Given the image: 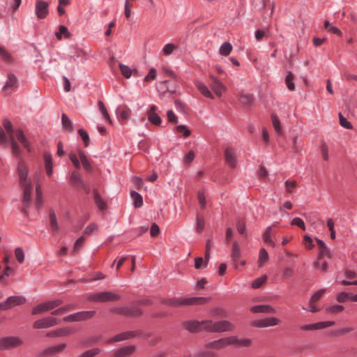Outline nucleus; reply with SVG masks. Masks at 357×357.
<instances>
[{
    "instance_id": "6ab92c4d",
    "label": "nucleus",
    "mask_w": 357,
    "mask_h": 357,
    "mask_svg": "<svg viewBox=\"0 0 357 357\" xmlns=\"http://www.w3.org/2000/svg\"><path fill=\"white\" fill-rule=\"evenodd\" d=\"M14 138L21 143L24 148H25L28 151H31L30 144L28 139L24 135L23 132L20 129H17L15 130L14 132Z\"/></svg>"
},
{
    "instance_id": "09e8293b",
    "label": "nucleus",
    "mask_w": 357,
    "mask_h": 357,
    "mask_svg": "<svg viewBox=\"0 0 357 357\" xmlns=\"http://www.w3.org/2000/svg\"><path fill=\"white\" fill-rule=\"evenodd\" d=\"M298 183L296 181H287L284 183L285 190L287 193L291 194L293 190L297 186Z\"/></svg>"
},
{
    "instance_id": "79ce46f5",
    "label": "nucleus",
    "mask_w": 357,
    "mask_h": 357,
    "mask_svg": "<svg viewBox=\"0 0 357 357\" xmlns=\"http://www.w3.org/2000/svg\"><path fill=\"white\" fill-rule=\"evenodd\" d=\"M70 182L75 185H82L83 181L77 172H73L70 178Z\"/></svg>"
},
{
    "instance_id": "393cba45",
    "label": "nucleus",
    "mask_w": 357,
    "mask_h": 357,
    "mask_svg": "<svg viewBox=\"0 0 357 357\" xmlns=\"http://www.w3.org/2000/svg\"><path fill=\"white\" fill-rule=\"evenodd\" d=\"M231 337L233 340L231 341V345L238 347H250L252 344V341L250 338L238 339L237 336L234 335L231 336Z\"/></svg>"
},
{
    "instance_id": "c756f323",
    "label": "nucleus",
    "mask_w": 357,
    "mask_h": 357,
    "mask_svg": "<svg viewBox=\"0 0 357 357\" xmlns=\"http://www.w3.org/2000/svg\"><path fill=\"white\" fill-rule=\"evenodd\" d=\"M316 241L317 243V245H318L319 251H320L319 257H321L323 256H326V257L331 258V252H330L329 249L326 247V245H325L324 241L320 239H318V238L316 239Z\"/></svg>"
},
{
    "instance_id": "1a4fd4ad",
    "label": "nucleus",
    "mask_w": 357,
    "mask_h": 357,
    "mask_svg": "<svg viewBox=\"0 0 357 357\" xmlns=\"http://www.w3.org/2000/svg\"><path fill=\"white\" fill-rule=\"evenodd\" d=\"M94 314L95 311H83L68 315L63 320L68 322L84 321L91 318Z\"/></svg>"
},
{
    "instance_id": "37998d69",
    "label": "nucleus",
    "mask_w": 357,
    "mask_h": 357,
    "mask_svg": "<svg viewBox=\"0 0 357 357\" xmlns=\"http://www.w3.org/2000/svg\"><path fill=\"white\" fill-rule=\"evenodd\" d=\"M205 225V221L204 218L199 215V213L197 214V218H196V231L198 233L202 232L204 230Z\"/></svg>"
},
{
    "instance_id": "4468645a",
    "label": "nucleus",
    "mask_w": 357,
    "mask_h": 357,
    "mask_svg": "<svg viewBox=\"0 0 357 357\" xmlns=\"http://www.w3.org/2000/svg\"><path fill=\"white\" fill-rule=\"evenodd\" d=\"M344 277L347 280L340 281V284L344 286L356 285L357 286V273L353 270L345 268L344 270Z\"/></svg>"
},
{
    "instance_id": "69168bd1",
    "label": "nucleus",
    "mask_w": 357,
    "mask_h": 357,
    "mask_svg": "<svg viewBox=\"0 0 357 357\" xmlns=\"http://www.w3.org/2000/svg\"><path fill=\"white\" fill-rule=\"evenodd\" d=\"M303 244L305 247L308 250H311L314 247L312 239L307 235L304 236Z\"/></svg>"
},
{
    "instance_id": "a19ab883",
    "label": "nucleus",
    "mask_w": 357,
    "mask_h": 357,
    "mask_svg": "<svg viewBox=\"0 0 357 357\" xmlns=\"http://www.w3.org/2000/svg\"><path fill=\"white\" fill-rule=\"evenodd\" d=\"M71 56H76L78 59H81L82 61L86 59L87 53L79 47H75L74 52H73V55Z\"/></svg>"
},
{
    "instance_id": "6e6552de",
    "label": "nucleus",
    "mask_w": 357,
    "mask_h": 357,
    "mask_svg": "<svg viewBox=\"0 0 357 357\" xmlns=\"http://www.w3.org/2000/svg\"><path fill=\"white\" fill-rule=\"evenodd\" d=\"M50 4L44 0H36L35 14L38 19H45L49 15Z\"/></svg>"
},
{
    "instance_id": "423d86ee",
    "label": "nucleus",
    "mask_w": 357,
    "mask_h": 357,
    "mask_svg": "<svg viewBox=\"0 0 357 357\" xmlns=\"http://www.w3.org/2000/svg\"><path fill=\"white\" fill-rule=\"evenodd\" d=\"M26 298L22 296H11L0 303V311H6L15 306L23 305L26 303Z\"/></svg>"
},
{
    "instance_id": "774afa93",
    "label": "nucleus",
    "mask_w": 357,
    "mask_h": 357,
    "mask_svg": "<svg viewBox=\"0 0 357 357\" xmlns=\"http://www.w3.org/2000/svg\"><path fill=\"white\" fill-rule=\"evenodd\" d=\"M0 56L2 59H3L6 62H9L11 61V56L9 53L2 47L0 46Z\"/></svg>"
},
{
    "instance_id": "f257e3e1",
    "label": "nucleus",
    "mask_w": 357,
    "mask_h": 357,
    "mask_svg": "<svg viewBox=\"0 0 357 357\" xmlns=\"http://www.w3.org/2000/svg\"><path fill=\"white\" fill-rule=\"evenodd\" d=\"M17 170L20 185L23 189L24 194L22 199L23 208L22 211L26 215V208L29 206L31 202L32 185L31 178H28V165L22 159L19 160Z\"/></svg>"
},
{
    "instance_id": "dca6fc26",
    "label": "nucleus",
    "mask_w": 357,
    "mask_h": 357,
    "mask_svg": "<svg viewBox=\"0 0 357 357\" xmlns=\"http://www.w3.org/2000/svg\"><path fill=\"white\" fill-rule=\"evenodd\" d=\"M231 336L227 337L221 338L220 340L211 342L207 344V347L209 349H221L227 347L229 345H231Z\"/></svg>"
},
{
    "instance_id": "9d476101",
    "label": "nucleus",
    "mask_w": 357,
    "mask_h": 357,
    "mask_svg": "<svg viewBox=\"0 0 357 357\" xmlns=\"http://www.w3.org/2000/svg\"><path fill=\"white\" fill-rule=\"evenodd\" d=\"M116 114L120 123L125 124L131 115V109L125 104L120 105L116 109Z\"/></svg>"
},
{
    "instance_id": "4c0bfd02",
    "label": "nucleus",
    "mask_w": 357,
    "mask_h": 357,
    "mask_svg": "<svg viewBox=\"0 0 357 357\" xmlns=\"http://www.w3.org/2000/svg\"><path fill=\"white\" fill-rule=\"evenodd\" d=\"M271 229H272V226H269L266 228V229L263 235V240L266 244L271 245L272 247H274L275 243L272 241L271 236Z\"/></svg>"
},
{
    "instance_id": "c85d7f7f",
    "label": "nucleus",
    "mask_w": 357,
    "mask_h": 357,
    "mask_svg": "<svg viewBox=\"0 0 357 357\" xmlns=\"http://www.w3.org/2000/svg\"><path fill=\"white\" fill-rule=\"evenodd\" d=\"M44 160L46 173L49 176H51L53 173V165L52 156L49 153H45L44 154Z\"/></svg>"
},
{
    "instance_id": "5fc2aeb1",
    "label": "nucleus",
    "mask_w": 357,
    "mask_h": 357,
    "mask_svg": "<svg viewBox=\"0 0 357 357\" xmlns=\"http://www.w3.org/2000/svg\"><path fill=\"white\" fill-rule=\"evenodd\" d=\"M335 325V322L333 321H321L315 324L316 331L326 328H328Z\"/></svg>"
},
{
    "instance_id": "ddd939ff",
    "label": "nucleus",
    "mask_w": 357,
    "mask_h": 357,
    "mask_svg": "<svg viewBox=\"0 0 357 357\" xmlns=\"http://www.w3.org/2000/svg\"><path fill=\"white\" fill-rule=\"evenodd\" d=\"M59 323V320L52 317L39 319L33 323L35 328H46L54 326Z\"/></svg>"
},
{
    "instance_id": "f03ea898",
    "label": "nucleus",
    "mask_w": 357,
    "mask_h": 357,
    "mask_svg": "<svg viewBox=\"0 0 357 357\" xmlns=\"http://www.w3.org/2000/svg\"><path fill=\"white\" fill-rule=\"evenodd\" d=\"M208 302V298L204 297H191L185 298H173L170 299L167 304L174 307L180 305H203Z\"/></svg>"
},
{
    "instance_id": "bf43d9fd",
    "label": "nucleus",
    "mask_w": 357,
    "mask_h": 357,
    "mask_svg": "<svg viewBox=\"0 0 357 357\" xmlns=\"http://www.w3.org/2000/svg\"><path fill=\"white\" fill-rule=\"evenodd\" d=\"M59 32L56 33V36L59 40L61 39V35L63 34L66 38L70 37V33L68 31V29L65 26H59Z\"/></svg>"
},
{
    "instance_id": "6e6d98bb",
    "label": "nucleus",
    "mask_w": 357,
    "mask_h": 357,
    "mask_svg": "<svg viewBox=\"0 0 357 357\" xmlns=\"http://www.w3.org/2000/svg\"><path fill=\"white\" fill-rule=\"evenodd\" d=\"M15 255L17 261L20 264L24 261V253L21 248H17L15 250Z\"/></svg>"
},
{
    "instance_id": "864d4df0",
    "label": "nucleus",
    "mask_w": 357,
    "mask_h": 357,
    "mask_svg": "<svg viewBox=\"0 0 357 357\" xmlns=\"http://www.w3.org/2000/svg\"><path fill=\"white\" fill-rule=\"evenodd\" d=\"M326 289H321L316 291L310 298V301L311 303H317L320 298L322 297L324 294L325 293Z\"/></svg>"
},
{
    "instance_id": "3c124183",
    "label": "nucleus",
    "mask_w": 357,
    "mask_h": 357,
    "mask_svg": "<svg viewBox=\"0 0 357 357\" xmlns=\"http://www.w3.org/2000/svg\"><path fill=\"white\" fill-rule=\"evenodd\" d=\"M112 312L115 314L130 317V307H115L112 310Z\"/></svg>"
},
{
    "instance_id": "0e129e2a",
    "label": "nucleus",
    "mask_w": 357,
    "mask_h": 357,
    "mask_svg": "<svg viewBox=\"0 0 357 357\" xmlns=\"http://www.w3.org/2000/svg\"><path fill=\"white\" fill-rule=\"evenodd\" d=\"M336 299L340 303H344L348 299H350V294L346 292H341L337 295Z\"/></svg>"
},
{
    "instance_id": "7c9ffc66",
    "label": "nucleus",
    "mask_w": 357,
    "mask_h": 357,
    "mask_svg": "<svg viewBox=\"0 0 357 357\" xmlns=\"http://www.w3.org/2000/svg\"><path fill=\"white\" fill-rule=\"evenodd\" d=\"M269 255L264 248H261L259 253L258 266L259 268L264 266V265L268 261Z\"/></svg>"
},
{
    "instance_id": "a878e982",
    "label": "nucleus",
    "mask_w": 357,
    "mask_h": 357,
    "mask_svg": "<svg viewBox=\"0 0 357 357\" xmlns=\"http://www.w3.org/2000/svg\"><path fill=\"white\" fill-rule=\"evenodd\" d=\"M185 328L191 333H197L202 331V321H190L185 323Z\"/></svg>"
},
{
    "instance_id": "a211bd4d",
    "label": "nucleus",
    "mask_w": 357,
    "mask_h": 357,
    "mask_svg": "<svg viewBox=\"0 0 357 357\" xmlns=\"http://www.w3.org/2000/svg\"><path fill=\"white\" fill-rule=\"evenodd\" d=\"M135 334L134 332L132 331H128L121 333L120 334H118L115 335L114 337L109 338L107 340L106 343L111 344L114 342H121L126 340H129L133 337H135Z\"/></svg>"
},
{
    "instance_id": "680f3d73",
    "label": "nucleus",
    "mask_w": 357,
    "mask_h": 357,
    "mask_svg": "<svg viewBox=\"0 0 357 357\" xmlns=\"http://www.w3.org/2000/svg\"><path fill=\"white\" fill-rule=\"evenodd\" d=\"M339 119H340V124L347 129H351L352 125L350 122H349L342 114V113H339Z\"/></svg>"
},
{
    "instance_id": "2eb2a0df",
    "label": "nucleus",
    "mask_w": 357,
    "mask_h": 357,
    "mask_svg": "<svg viewBox=\"0 0 357 357\" xmlns=\"http://www.w3.org/2000/svg\"><path fill=\"white\" fill-rule=\"evenodd\" d=\"M235 329V326L227 320H221L215 322L214 333L231 332Z\"/></svg>"
},
{
    "instance_id": "052dcab7",
    "label": "nucleus",
    "mask_w": 357,
    "mask_h": 357,
    "mask_svg": "<svg viewBox=\"0 0 357 357\" xmlns=\"http://www.w3.org/2000/svg\"><path fill=\"white\" fill-rule=\"evenodd\" d=\"M176 130L177 132L183 133V136L185 137L190 136L191 134L190 130L183 125H179L176 126Z\"/></svg>"
},
{
    "instance_id": "aec40b11",
    "label": "nucleus",
    "mask_w": 357,
    "mask_h": 357,
    "mask_svg": "<svg viewBox=\"0 0 357 357\" xmlns=\"http://www.w3.org/2000/svg\"><path fill=\"white\" fill-rule=\"evenodd\" d=\"M225 158L227 165L235 168L236 166V158L234 150L231 148H227L225 151Z\"/></svg>"
},
{
    "instance_id": "338daca9",
    "label": "nucleus",
    "mask_w": 357,
    "mask_h": 357,
    "mask_svg": "<svg viewBox=\"0 0 357 357\" xmlns=\"http://www.w3.org/2000/svg\"><path fill=\"white\" fill-rule=\"evenodd\" d=\"M207 265V261H204L202 257H197L195 259V268L196 269H199L202 267H206Z\"/></svg>"
},
{
    "instance_id": "20e7f679",
    "label": "nucleus",
    "mask_w": 357,
    "mask_h": 357,
    "mask_svg": "<svg viewBox=\"0 0 357 357\" xmlns=\"http://www.w3.org/2000/svg\"><path fill=\"white\" fill-rule=\"evenodd\" d=\"M3 126L7 132V135H8L13 154L16 157H20L22 153V150L16 139L14 138L15 130L13 129V125L11 122L8 120H4Z\"/></svg>"
},
{
    "instance_id": "f3484780",
    "label": "nucleus",
    "mask_w": 357,
    "mask_h": 357,
    "mask_svg": "<svg viewBox=\"0 0 357 357\" xmlns=\"http://www.w3.org/2000/svg\"><path fill=\"white\" fill-rule=\"evenodd\" d=\"M157 107L151 105L147 111L148 120L150 123L155 126H160L162 120L160 116L157 114Z\"/></svg>"
},
{
    "instance_id": "4d7b16f0",
    "label": "nucleus",
    "mask_w": 357,
    "mask_h": 357,
    "mask_svg": "<svg viewBox=\"0 0 357 357\" xmlns=\"http://www.w3.org/2000/svg\"><path fill=\"white\" fill-rule=\"evenodd\" d=\"M100 349L96 348L84 352L79 356V357H94L95 356L100 354Z\"/></svg>"
},
{
    "instance_id": "473e14b6",
    "label": "nucleus",
    "mask_w": 357,
    "mask_h": 357,
    "mask_svg": "<svg viewBox=\"0 0 357 357\" xmlns=\"http://www.w3.org/2000/svg\"><path fill=\"white\" fill-rule=\"evenodd\" d=\"M98 107L100 112L102 114L103 118L109 123L112 124V121L109 116L107 108L105 107L103 102L99 100L98 102Z\"/></svg>"
},
{
    "instance_id": "c03bdc74",
    "label": "nucleus",
    "mask_w": 357,
    "mask_h": 357,
    "mask_svg": "<svg viewBox=\"0 0 357 357\" xmlns=\"http://www.w3.org/2000/svg\"><path fill=\"white\" fill-rule=\"evenodd\" d=\"M73 333V330L69 328H60L52 333H50V336H66Z\"/></svg>"
},
{
    "instance_id": "13d9d810",
    "label": "nucleus",
    "mask_w": 357,
    "mask_h": 357,
    "mask_svg": "<svg viewBox=\"0 0 357 357\" xmlns=\"http://www.w3.org/2000/svg\"><path fill=\"white\" fill-rule=\"evenodd\" d=\"M321 152L323 159L328 161L329 160L328 147L325 142H323L321 145Z\"/></svg>"
},
{
    "instance_id": "5701e85b",
    "label": "nucleus",
    "mask_w": 357,
    "mask_h": 357,
    "mask_svg": "<svg viewBox=\"0 0 357 357\" xmlns=\"http://www.w3.org/2000/svg\"><path fill=\"white\" fill-rule=\"evenodd\" d=\"M250 311L253 313H275L276 310L269 305H259L253 306L250 308Z\"/></svg>"
},
{
    "instance_id": "0eeeda50",
    "label": "nucleus",
    "mask_w": 357,
    "mask_h": 357,
    "mask_svg": "<svg viewBox=\"0 0 357 357\" xmlns=\"http://www.w3.org/2000/svg\"><path fill=\"white\" fill-rule=\"evenodd\" d=\"M61 303L62 301L59 299L40 303L33 308L32 314H38L53 310L56 307L59 306Z\"/></svg>"
},
{
    "instance_id": "8fccbe9b",
    "label": "nucleus",
    "mask_w": 357,
    "mask_h": 357,
    "mask_svg": "<svg viewBox=\"0 0 357 357\" xmlns=\"http://www.w3.org/2000/svg\"><path fill=\"white\" fill-rule=\"evenodd\" d=\"M294 78V75L289 72L285 79L287 86L291 91H294L295 89V85L293 82Z\"/></svg>"
},
{
    "instance_id": "e433bc0d",
    "label": "nucleus",
    "mask_w": 357,
    "mask_h": 357,
    "mask_svg": "<svg viewBox=\"0 0 357 357\" xmlns=\"http://www.w3.org/2000/svg\"><path fill=\"white\" fill-rule=\"evenodd\" d=\"M271 121H272L273 126L275 132L278 135H282V128L280 126V121L278 117L277 116V115L273 114L271 115Z\"/></svg>"
},
{
    "instance_id": "7ed1b4c3",
    "label": "nucleus",
    "mask_w": 357,
    "mask_h": 357,
    "mask_svg": "<svg viewBox=\"0 0 357 357\" xmlns=\"http://www.w3.org/2000/svg\"><path fill=\"white\" fill-rule=\"evenodd\" d=\"M120 299V295L109 291L93 294L88 296V300L92 302H109L119 301Z\"/></svg>"
},
{
    "instance_id": "412c9836",
    "label": "nucleus",
    "mask_w": 357,
    "mask_h": 357,
    "mask_svg": "<svg viewBox=\"0 0 357 357\" xmlns=\"http://www.w3.org/2000/svg\"><path fill=\"white\" fill-rule=\"evenodd\" d=\"M17 86V77L13 74H8V80L6 82L3 90L8 93H10Z\"/></svg>"
},
{
    "instance_id": "39448f33",
    "label": "nucleus",
    "mask_w": 357,
    "mask_h": 357,
    "mask_svg": "<svg viewBox=\"0 0 357 357\" xmlns=\"http://www.w3.org/2000/svg\"><path fill=\"white\" fill-rule=\"evenodd\" d=\"M23 344V340L17 336H6L0 338V350H10Z\"/></svg>"
},
{
    "instance_id": "ea45409f",
    "label": "nucleus",
    "mask_w": 357,
    "mask_h": 357,
    "mask_svg": "<svg viewBox=\"0 0 357 357\" xmlns=\"http://www.w3.org/2000/svg\"><path fill=\"white\" fill-rule=\"evenodd\" d=\"M94 201L98 208L103 211L106 208L105 202L100 197L96 190L94 191Z\"/></svg>"
},
{
    "instance_id": "de8ad7c7",
    "label": "nucleus",
    "mask_w": 357,
    "mask_h": 357,
    "mask_svg": "<svg viewBox=\"0 0 357 357\" xmlns=\"http://www.w3.org/2000/svg\"><path fill=\"white\" fill-rule=\"evenodd\" d=\"M176 49V46L173 43L166 44L162 48V53L165 56H169L172 54Z\"/></svg>"
},
{
    "instance_id": "2f4dec72",
    "label": "nucleus",
    "mask_w": 357,
    "mask_h": 357,
    "mask_svg": "<svg viewBox=\"0 0 357 357\" xmlns=\"http://www.w3.org/2000/svg\"><path fill=\"white\" fill-rule=\"evenodd\" d=\"M195 84L197 88L199 89V91L203 96L211 99L214 98L213 95L206 85L199 82H197Z\"/></svg>"
},
{
    "instance_id": "bb28decb",
    "label": "nucleus",
    "mask_w": 357,
    "mask_h": 357,
    "mask_svg": "<svg viewBox=\"0 0 357 357\" xmlns=\"http://www.w3.org/2000/svg\"><path fill=\"white\" fill-rule=\"evenodd\" d=\"M239 102L245 107H250L254 102L253 96L249 93H241L238 96Z\"/></svg>"
},
{
    "instance_id": "603ef678",
    "label": "nucleus",
    "mask_w": 357,
    "mask_h": 357,
    "mask_svg": "<svg viewBox=\"0 0 357 357\" xmlns=\"http://www.w3.org/2000/svg\"><path fill=\"white\" fill-rule=\"evenodd\" d=\"M119 68L121 70V74L126 77V78H130L132 75V70L127 66L120 63L119 64Z\"/></svg>"
},
{
    "instance_id": "58836bf2",
    "label": "nucleus",
    "mask_w": 357,
    "mask_h": 357,
    "mask_svg": "<svg viewBox=\"0 0 357 357\" xmlns=\"http://www.w3.org/2000/svg\"><path fill=\"white\" fill-rule=\"evenodd\" d=\"M232 50V45L229 42L224 43L220 47V54L223 56H228Z\"/></svg>"
},
{
    "instance_id": "f704fd0d",
    "label": "nucleus",
    "mask_w": 357,
    "mask_h": 357,
    "mask_svg": "<svg viewBox=\"0 0 357 357\" xmlns=\"http://www.w3.org/2000/svg\"><path fill=\"white\" fill-rule=\"evenodd\" d=\"M202 331L205 330L208 332L214 333V329L215 328V322H213L212 320H204L202 321Z\"/></svg>"
},
{
    "instance_id": "cd10ccee",
    "label": "nucleus",
    "mask_w": 357,
    "mask_h": 357,
    "mask_svg": "<svg viewBox=\"0 0 357 357\" xmlns=\"http://www.w3.org/2000/svg\"><path fill=\"white\" fill-rule=\"evenodd\" d=\"M50 225L52 232L55 233L59 230V225L56 220L55 212L53 209L49 211Z\"/></svg>"
},
{
    "instance_id": "c9c22d12",
    "label": "nucleus",
    "mask_w": 357,
    "mask_h": 357,
    "mask_svg": "<svg viewBox=\"0 0 357 357\" xmlns=\"http://www.w3.org/2000/svg\"><path fill=\"white\" fill-rule=\"evenodd\" d=\"M61 122L63 127L68 131L73 130V123L66 114H63L61 116Z\"/></svg>"
},
{
    "instance_id": "a18cd8bd",
    "label": "nucleus",
    "mask_w": 357,
    "mask_h": 357,
    "mask_svg": "<svg viewBox=\"0 0 357 357\" xmlns=\"http://www.w3.org/2000/svg\"><path fill=\"white\" fill-rule=\"evenodd\" d=\"M267 276L264 275L256 280H255L252 283V287L253 289H259L260 288L266 281Z\"/></svg>"
},
{
    "instance_id": "49530a36",
    "label": "nucleus",
    "mask_w": 357,
    "mask_h": 357,
    "mask_svg": "<svg viewBox=\"0 0 357 357\" xmlns=\"http://www.w3.org/2000/svg\"><path fill=\"white\" fill-rule=\"evenodd\" d=\"M344 310L343 305H333L326 307V311L331 314H337L342 312Z\"/></svg>"
},
{
    "instance_id": "f8f14e48",
    "label": "nucleus",
    "mask_w": 357,
    "mask_h": 357,
    "mask_svg": "<svg viewBox=\"0 0 357 357\" xmlns=\"http://www.w3.org/2000/svg\"><path fill=\"white\" fill-rule=\"evenodd\" d=\"M211 82L210 87L217 96L221 97L222 93L226 91L227 87L215 76L211 75Z\"/></svg>"
},
{
    "instance_id": "9b49d317",
    "label": "nucleus",
    "mask_w": 357,
    "mask_h": 357,
    "mask_svg": "<svg viewBox=\"0 0 357 357\" xmlns=\"http://www.w3.org/2000/svg\"><path fill=\"white\" fill-rule=\"evenodd\" d=\"M280 323L279 319L276 317H267L262 319L255 320L252 322V326L258 328H266L278 326Z\"/></svg>"
},
{
    "instance_id": "4be33fe9",
    "label": "nucleus",
    "mask_w": 357,
    "mask_h": 357,
    "mask_svg": "<svg viewBox=\"0 0 357 357\" xmlns=\"http://www.w3.org/2000/svg\"><path fill=\"white\" fill-rule=\"evenodd\" d=\"M135 351V347L134 345H130L122 347L114 354V357H128L132 355Z\"/></svg>"
},
{
    "instance_id": "e2e57ef3",
    "label": "nucleus",
    "mask_w": 357,
    "mask_h": 357,
    "mask_svg": "<svg viewBox=\"0 0 357 357\" xmlns=\"http://www.w3.org/2000/svg\"><path fill=\"white\" fill-rule=\"evenodd\" d=\"M198 200L200 205V207L204 209L206 206V197L204 191L198 192Z\"/></svg>"
},
{
    "instance_id": "72a5a7b5",
    "label": "nucleus",
    "mask_w": 357,
    "mask_h": 357,
    "mask_svg": "<svg viewBox=\"0 0 357 357\" xmlns=\"http://www.w3.org/2000/svg\"><path fill=\"white\" fill-rule=\"evenodd\" d=\"M130 195L134 200L135 207L139 208L143 205V199L141 195L135 191H132L131 192Z\"/></svg>"
},
{
    "instance_id": "b1692460",
    "label": "nucleus",
    "mask_w": 357,
    "mask_h": 357,
    "mask_svg": "<svg viewBox=\"0 0 357 357\" xmlns=\"http://www.w3.org/2000/svg\"><path fill=\"white\" fill-rule=\"evenodd\" d=\"M241 256V252L240 249L239 244L235 241L232 244V248H231V257L234 263V268L236 269L238 268V264L237 261L239 259V258Z\"/></svg>"
}]
</instances>
